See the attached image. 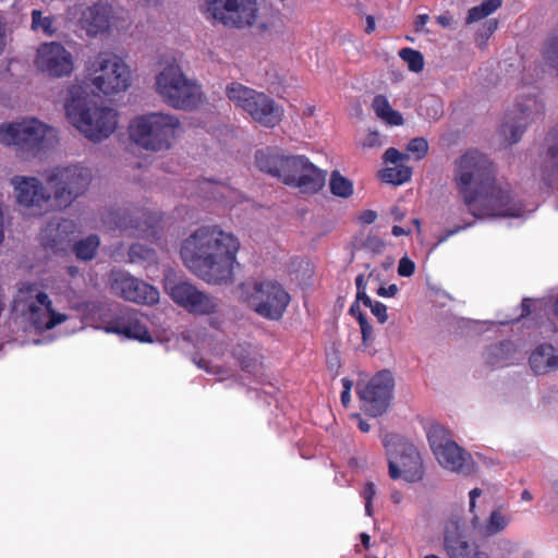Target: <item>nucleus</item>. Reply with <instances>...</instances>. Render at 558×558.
I'll list each match as a JSON object with an SVG mask.
<instances>
[{"mask_svg":"<svg viewBox=\"0 0 558 558\" xmlns=\"http://www.w3.org/2000/svg\"><path fill=\"white\" fill-rule=\"evenodd\" d=\"M509 521L510 520L505 514H502L500 510H493L486 524L484 525L483 533L487 536L498 534L508 526Z\"/></svg>","mask_w":558,"mask_h":558,"instance_id":"obj_36","label":"nucleus"},{"mask_svg":"<svg viewBox=\"0 0 558 558\" xmlns=\"http://www.w3.org/2000/svg\"><path fill=\"white\" fill-rule=\"evenodd\" d=\"M110 288L114 295L129 302L149 306L159 302L160 294L156 287L126 271L112 272Z\"/></svg>","mask_w":558,"mask_h":558,"instance_id":"obj_17","label":"nucleus"},{"mask_svg":"<svg viewBox=\"0 0 558 558\" xmlns=\"http://www.w3.org/2000/svg\"><path fill=\"white\" fill-rule=\"evenodd\" d=\"M99 238L94 234L76 242L74 245V252L76 257L82 260L93 259L99 246Z\"/></svg>","mask_w":558,"mask_h":558,"instance_id":"obj_35","label":"nucleus"},{"mask_svg":"<svg viewBox=\"0 0 558 558\" xmlns=\"http://www.w3.org/2000/svg\"><path fill=\"white\" fill-rule=\"evenodd\" d=\"M391 233L395 235V236H401V235H407L410 233V230H405L404 228L400 227V226H393L392 229H391Z\"/></svg>","mask_w":558,"mask_h":558,"instance_id":"obj_59","label":"nucleus"},{"mask_svg":"<svg viewBox=\"0 0 558 558\" xmlns=\"http://www.w3.org/2000/svg\"><path fill=\"white\" fill-rule=\"evenodd\" d=\"M399 57L407 62L410 71L418 73L424 68L423 54L412 48H402L399 51Z\"/></svg>","mask_w":558,"mask_h":558,"instance_id":"obj_39","label":"nucleus"},{"mask_svg":"<svg viewBox=\"0 0 558 558\" xmlns=\"http://www.w3.org/2000/svg\"><path fill=\"white\" fill-rule=\"evenodd\" d=\"M383 445L388 456V473L390 478L403 477L409 483L423 480L424 466L420 452L397 434H386Z\"/></svg>","mask_w":558,"mask_h":558,"instance_id":"obj_8","label":"nucleus"},{"mask_svg":"<svg viewBox=\"0 0 558 558\" xmlns=\"http://www.w3.org/2000/svg\"><path fill=\"white\" fill-rule=\"evenodd\" d=\"M226 94L230 101L265 128H274L282 120V107L263 92L233 82L227 85Z\"/></svg>","mask_w":558,"mask_h":558,"instance_id":"obj_6","label":"nucleus"},{"mask_svg":"<svg viewBox=\"0 0 558 558\" xmlns=\"http://www.w3.org/2000/svg\"><path fill=\"white\" fill-rule=\"evenodd\" d=\"M329 187L332 195L341 198H349L354 191L352 181L343 177L338 170L331 172Z\"/></svg>","mask_w":558,"mask_h":558,"instance_id":"obj_33","label":"nucleus"},{"mask_svg":"<svg viewBox=\"0 0 558 558\" xmlns=\"http://www.w3.org/2000/svg\"><path fill=\"white\" fill-rule=\"evenodd\" d=\"M482 495V490L480 488H474L470 492V511L474 512L475 509V499Z\"/></svg>","mask_w":558,"mask_h":558,"instance_id":"obj_56","label":"nucleus"},{"mask_svg":"<svg viewBox=\"0 0 558 558\" xmlns=\"http://www.w3.org/2000/svg\"><path fill=\"white\" fill-rule=\"evenodd\" d=\"M240 289L248 306L270 320L280 319L290 303L289 293L278 282H244L240 284Z\"/></svg>","mask_w":558,"mask_h":558,"instance_id":"obj_10","label":"nucleus"},{"mask_svg":"<svg viewBox=\"0 0 558 558\" xmlns=\"http://www.w3.org/2000/svg\"><path fill=\"white\" fill-rule=\"evenodd\" d=\"M383 145V137L377 131H369L363 142L364 147L375 148Z\"/></svg>","mask_w":558,"mask_h":558,"instance_id":"obj_47","label":"nucleus"},{"mask_svg":"<svg viewBox=\"0 0 558 558\" xmlns=\"http://www.w3.org/2000/svg\"><path fill=\"white\" fill-rule=\"evenodd\" d=\"M409 159V156L399 151L397 148L395 147H390L388 148L384 156H383V160L385 163H393V165H401L400 162L403 161V160H408Z\"/></svg>","mask_w":558,"mask_h":558,"instance_id":"obj_43","label":"nucleus"},{"mask_svg":"<svg viewBox=\"0 0 558 558\" xmlns=\"http://www.w3.org/2000/svg\"><path fill=\"white\" fill-rule=\"evenodd\" d=\"M428 20V14H418L414 23L415 32H423L424 26L427 24Z\"/></svg>","mask_w":558,"mask_h":558,"instance_id":"obj_54","label":"nucleus"},{"mask_svg":"<svg viewBox=\"0 0 558 558\" xmlns=\"http://www.w3.org/2000/svg\"><path fill=\"white\" fill-rule=\"evenodd\" d=\"M16 202L27 208L41 207L51 198L50 192L34 177L14 175L11 179Z\"/></svg>","mask_w":558,"mask_h":558,"instance_id":"obj_22","label":"nucleus"},{"mask_svg":"<svg viewBox=\"0 0 558 558\" xmlns=\"http://www.w3.org/2000/svg\"><path fill=\"white\" fill-rule=\"evenodd\" d=\"M453 182L475 219L521 217L524 213L510 185L497 182L494 162L478 149H468L454 160Z\"/></svg>","mask_w":558,"mask_h":558,"instance_id":"obj_1","label":"nucleus"},{"mask_svg":"<svg viewBox=\"0 0 558 558\" xmlns=\"http://www.w3.org/2000/svg\"><path fill=\"white\" fill-rule=\"evenodd\" d=\"M375 26H376V24H375V19H374V16H373V15H367V16H366V27H365V32H366L367 34L373 33V32L375 31Z\"/></svg>","mask_w":558,"mask_h":558,"instance_id":"obj_58","label":"nucleus"},{"mask_svg":"<svg viewBox=\"0 0 558 558\" xmlns=\"http://www.w3.org/2000/svg\"><path fill=\"white\" fill-rule=\"evenodd\" d=\"M356 320L360 325L361 333H362V340L364 344H367L373 340V327L368 323L365 314L362 312H359V315L356 316Z\"/></svg>","mask_w":558,"mask_h":558,"instance_id":"obj_41","label":"nucleus"},{"mask_svg":"<svg viewBox=\"0 0 558 558\" xmlns=\"http://www.w3.org/2000/svg\"><path fill=\"white\" fill-rule=\"evenodd\" d=\"M372 108L376 116L389 125L399 126L404 122L402 114L391 108L387 97L384 95L374 97Z\"/></svg>","mask_w":558,"mask_h":558,"instance_id":"obj_30","label":"nucleus"},{"mask_svg":"<svg viewBox=\"0 0 558 558\" xmlns=\"http://www.w3.org/2000/svg\"><path fill=\"white\" fill-rule=\"evenodd\" d=\"M399 289L397 284L392 283L388 287H380L377 290V294L383 298H392L398 293Z\"/></svg>","mask_w":558,"mask_h":558,"instance_id":"obj_50","label":"nucleus"},{"mask_svg":"<svg viewBox=\"0 0 558 558\" xmlns=\"http://www.w3.org/2000/svg\"><path fill=\"white\" fill-rule=\"evenodd\" d=\"M356 417L359 418V423H357L359 429L362 433H367L371 428L369 424L366 421H364L363 418H361L360 415H356Z\"/></svg>","mask_w":558,"mask_h":558,"instance_id":"obj_60","label":"nucleus"},{"mask_svg":"<svg viewBox=\"0 0 558 558\" xmlns=\"http://www.w3.org/2000/svg\"><path fill=\"white\" fill-rule=\"evenodd\" d=\"M391 214L393 215V218L396 221H401L404 217V214L401 213V210L398 206H395L391 208Z\"/></svg>","mask_w":558,"mask_h":558,"instance_id":"obj_62","label":"nucleus"},{"mask_svg":"<svg viewBox=\"0 0 558 558\" xmlns=\"http://www.w3.org/2000/svg\"><path fill=\"white\" fill-rule=\"evenodd\" d=\"M53 130L37 119L0 126V143L15 145L22 150L36 155L46 148L45 141Z\"/></svg>","mask_w":558,"mask_h":558,"instance_id":"obj_14","label":"nucleus"},{"mask_svg":"<svg viewBox=\"0 0 558 558\" xmlns=\"http://www.w3.org/2000/svg\"><path fill=\"white\" fill-rule=\"evenodd\" d=\"M101 221L110 230H120L125 232L131 229H140L138 221L133 219L130 213L123 208L107 209L101 215Z\"/></svg>","mask_w":558,"mask_h":558,"instance_id":"obj_28","label":"nucleus"},{"mask_svg":"<svg viewBox=\"0 0 558 558\" xmlns=\"http://www.w3.org/2000/svg\"><path fill=\"white\" fill-rule=\"evenodd\" d=\"M180 129L177 117L161 112L136 117L129 128L133 142L151 151L169 149Z\"/></svg>","mask_w":558,"mask_h":558,"instance_id":"obj_4","label":"nucleus"},{"mask_svg":"<svg viewBox=\"0 0 558 558\" xmlns=\"http://www.w3.org/2000/svg\"><path fill=\"white\" fill-rule=\"evenodd\" d=\"M255 162L262 172L304 194L318 193L326 182L327 172L304 155H284L279 148L266 147L255 153Z\"/></svg>","mask_w":558,"mask_h":558,"instance_id":"obj_3","label":"nucleus"},{"mask_svg":"<svg viewBox=\"0 0 558 558\" xmlns=\"http://www.w3.org/2000/svg\"><path fill=\"white\" fill-rule=\"evenodd\" d=\"M32 28L34 31L41 29L47 36H53L57 32L53 26V17L50 15L44 16L40 10L32 11Z\"/></svg>","mask_w":558,"mask_h":558,"instance_id":"obj_38","label":"nucleus"},{"mask_svg":"<svg viewBox=\"0 0 558 558\" xmlns=\"http://www.w3.org/2000/svg\"><path fill=\"white\" fill-rule=\"evenodd\" d=\"M546 144L539 166L541 178L547 187L558 190V124L547 134Z\"/></svg>","mask_w":558,"mask_h":558,"instance_id":"obj_23","label":"nucleus"},{"mask_svg":"<svg viewBox=\"0 0 558 558\" xmlns=\"http://www.w3.org/2000/svg\"><path fill=\"white\" fill-rule=\"evenodd\" d=\"M156 89L174 109L192 110L201 100V88L186 78L178 64H169L156 76Z\"/></svg>","mask_w":558,"mask_h":558,"instance_id":"obj_7","label":"nucleus"},{"mask_svg":"<svg viewBox=\"0 0 558 558\" xmlns=\"http://www.w3.org/2000/svg\"><path fill=\"white\" fill-rule=\"evenodd\" d=\"M92 178L88 168L71 165L53 168L46 177V181L52 186L56 205L59 208H66L76 198L85 194Z\"/></svg>","mask_w":558,"mask_h":558,"instance_id":"obj_11","label":"nucleus"},{"mask_svg":"<svg viewBox=\"0 0 558 558\" xmlns=\"http://www.w3.org/2000/svg\"><path fill=\"white\" fill-rule=\"evenodd\" d=\"M35 62L40 71L53 77L68 76L73 71L72 54L54 41L40 45Z\"/></svg>","mask_w":558,"mask_h":558,"instance_id":"obj_20","label":"nucleus"},{"mask_svg":"<svg viewBox=\"0 0 558 558\" xmlns=\"http://www.w3.org/2000/svg\"><path fill=\"white\" fill-rule=\"evenodd\" d=\"M240 241L218 226H203L186 238L181 246L184 265L209 284L232 281L238 265Z\"/></svg>","mask_w":558,"mask_h":558,"instance_id":"obj_2","label":"nucleus"},{"mask_svg":"<svg viewBox=\"0 0 558 558\" xmlns=\"http://www.w3.org/2000/svg\"><path fill=\"white\" fill-rule=\"evenodd\" d=\"M437 23L442 27H449L452 24V16L447 12L436 17Z\"/></svg>","mask_w":558,"mask_h":558,"instance_id":"obj_55","label":"nucleus"},{"mask_svg":"<svg viewBox=\"0 0 558 558\" xmlns=\"http://www.w3.org/2000/svg\"><path fill=\"white\" fill-rule=\"evenodd\" d=\"M530 365L537 375L558 368V354H556L555 348L548 343L536 347L530 356Z\"/></svg>","mask_w":558,"mask_h":558,"instance_id":"obj_27","label":"nucleus"},{"mask_svg":"<svg viewBox=\"0 0 558 558\" xmlns=\"http://www.w3.org/2000/svg\"><path fill=\"white\" fill-rule=\"evenodd\" d=\"M473 226V221L464 222L462 226H457L452 229H447L441 235H439L437 244H441L446 242L450 236L457 234L458 232Z\"/></svg>","mask_w":558,"mask_h":558,"instance_id":"obj_48","label":"nucleus"},{"mask_svg":"<svg viewBox=\"0 0 558 558\" xmlns=\"http://www.w3.org/2000/svg\"><path fill=\"white\" fill-rule=\"evenodd\" d=\"M355 286H356L357 301H361L364 305H369L371 298L366 293V281H365V276L363 274H360L356 276Z\"/></svg>","mask_w":558,"mask_h":558,"instance_id":"obj_42","label":"nucleus"},{"mask_svg":"<svg viewBox=\"0 0 558 558\" xmlns=\"http://www.w3.org/2000/svg\"><path fill=\"white\" fill-rule=\"evenodd\" d=\"M5 22L2 17H0V52L3 50L5 46Z\"/></svg>","mask_w":558,"mask_h":558,"instance_id":"obj_57","label":"nucleus"},{"mask_svg":"<svg viewBox=\"0 0 558 558\" xmlns=\"http://www.w3.org/2000/svg\"><path fill=\"white\" fill-rule=\"evenodd\" d=\"M544 114V105L535 94L529 93L520 96L513 108L506 113V121L500 126V132L508 138L509 144L518 143L527 124Z\"/></svg>","mask_w":558,"mask_h":558,"instance_id":"obj_15","label":"nucleus"},{"mask_svg":"<svg viewBox=\"0 0 558 558\" xmlns=\"http://www.w3.org/2000/svg\"><path fill=\"white\" fill-rule=\"evenodd\" d=\"M376 494V488L374 483L368 482L365 484L362 496L365 499V501H373V498Z\"/></svg>","mask_w":558,"mask_h":558,"instance_id":"obj_53","label":"nucleus"},{"mask_svg":"<svg viewBox=\"0 0 558 558\" xmlns=\"http://www.w3.org/2000/svg\"><path fill=\"white\" fill-rule=\"evenodd\" d=\"M502 4V0H484L480 5L469 10L465 19L466 24L478 22L494 13Z\"/></svg>","mask_w":558,"mask_h":558,"instance_id":"obj_34","label":"nucleus"},{"mask_svg":"<svg viewBox=\"0 0 558 558\" xmlns=\"http://www.w3.org/2000/svg\"><path fill=\"white\" fill-rule=\"evenodd\" d=\"M129 258L131 263H154L156 262V252L143 244L135 243L129 248Z\"/></svg>","mask_w":558,"mask_h":558,"instance_id":"obj_37","label":"nucleus"},{"mask_svg":"<svg viewBox=\"0 0 558 558\" xmlns=\"http://www.w3.org/2000/svg\"><path fill=\"white\" fill-rule=\"evenodd\" d=\"M376 219H377V213L374 210H371V209L364 210L360 215V221L365 225H371V223L375 222Z\"/></svg>","mask_w":558,"mask_h":558,"instance_id":"obj_52","label":"nucleus"},{"mask_svg":"<svg viewBox=\"0 0 558 558\" xmlns=\"http://www.w3.org/2000/svg\"><path fill=\"white\" fill-rule=\"evenodd\" d=\"M531 303H532V299H530V298H524L522 300L521 305H520L521 313L517 320H519L521 318H525L532 313Z\"/></svg>","mask_w":558,"mask_h":558,"instance_id":"obj_51","label":"nucleus"},{"mask_svg":"<svg viewBox=\"0 0 558 558\" xmlns=\"http://www.w3.org/2000/svg\"><path fill=\"white\" fill-rule=\"evenodd\" d=\"M171 300L195 315H210L217 312L218 304L209 294L199 291L186 281L169 283L166 288Z\"/></svg>","mask_w":558,"mask_h":558,"instance_id":"obj_18","label":"nucleus"},{"mask_svg":"<svg viewBox=\"0 0 558 558\" xmlns=\"http://www.w3.org/2000/svg\"><path fill=\"white\" fill-rule=\"evenodd\" d=\"M426 436L433 453L445 445L454 441L451 432L436 422L427 424Z\"/></svg>","mask_w":558,"mask_h":558,"instance_id":"obj_31","label":"nucleus"},{"mask_svg":"<svg viewBox=\"0 0 558 558\" xmlns=\"http://www.w3.org/2000/svg\"><path fill=\"white\" fill-rule=\"evenodd\" d=\"M106 330L141 342H151V336L141 314L133 308H125L112 318Z\"/></svg>","mask_w":558,"mask_h":558,"instance_id":"obj_21","label":"nucleus"},{"mask_svg":"<svg viewBox=\"0 0 558 558\" xmlns=\"http://www.w3.org/2000/svg\"><path fill=\"white\" fill-rule=\"evenodd\" d=\"M360 302L361 301L356 300L354 303L351 304L350 310H349V313L354 315L355 317L359 315V312H361Z\"/></svg>","mask_w":558,"mask_h":558,"instance_id":"obj_63","label":"nucleus"},{"mask_svg":"<svg viewBox=\"0 0 558 558\" xmlns=\"http://www.w3.org/2000/svg\"><path fill=\"white\" fill-rule=\"evenodd\" d=\"M383 182L401 185L410 181L412 177V169L404 165H397L396 167H388L379 172Z\"/></svg>","mask_w":558,"mask_h":558,"instance_id":"obj_32","label":"nucleus"},{"mask_svg":"<svg viewBox=\"0 0 558 558\" xmlns=\"http://www.w3.org/2000/svg\"><path fill=\"white\" fill-rule=\"evenodd\" d=\"M407 149L414 155L416 160H421L428 153V143L424 137H415L409 142Z\"/></svg>","mask_w":558,"mask_h":558,"instance_id":"obj_40","label":"nucleus"},{"mask_svg":"<svg viewBox=\"0 0 558 558\" xmlns=\"http://www.w3.org/2000/svg\"><path fill=\"white\" fill-rule=\"evenodd\" d=\"M365 306L371 308L372 314L374 316H376L377 320L380 324H385L387 322V319H388L387 306L384 303L378 302V301H373L371 299V304L365 305Z\"/></svg>","mask_w":558,"mask_h":558,"instance_id":"obj_44","label":"nucleus"},{"mask_svg":"<svg viewBox=\"0 0 558 558\" xmlns=\"http://www.w3.org/2000/svg\"><path fill=\"white\" fill-rule=\"evenodd\" d=\"M207 11L225 26L243 28L255 23L256 0H207Z\"/></svg>","mask_w":558,"mask_h":558,"instance_id":"obj_16","label":"nucleus"},{"mask_svg":"<svg viewBox=\"0 0 558 558\" xmlns=\"http://www.w3.org/2000/svg\"><path fill=\"white\" fill-rule=\"evenodd\" d=\"M415 271V264L408 256H403L399 260L398 275L401 277H411Z\"/></svg>","mask_w":558,"mask_h":558,"instance_id":"obj_45","label":"nucleus"},{"mask_svg":"<svg viewBox=\"0 0 558 558\" xmlns=\"http://www.w3.org/2000/svg\"><path fill=\"white\" fill-rule=\"evenodd\" d=\"M438 463L446 470L457 473L469 474L471 472V454L468 453L456 441L445 445L434 452Z\"/></svg>","mask_w":558,"mask_h":558,"instance_id":"obj_24","label":"nucleus"},{"mask_svg":"<svg viewBox=\"0 0 558 558\" xmlns=\"http://www.w3.org/2000/svg\"><path fill=\"white\" fill-rule=\"evenodd\" d=\"M473 226V221L464 222L462 226H457L452 229H447L441 235H439L437 244H441L446 242L450 236L457 234L458 232Z\"/></svg>","mask_w":558,"mask_h":558,"instance_id":"obj_49","label":"nucleus"},{"mask_svg":"<svg viewBox=\"0 0 558 558\" xmlns=\"http://www.w3.org/2000/svg\"><path fill=\"white\" fill-rule=\"evenodd\" d=\"M89 70L93 72V85L105 95L124 92L131 85V72L128 65L111 52H100Z\"/></svg>","mask_w":558,"mask_h":558,"instance_id":"obj_12","label":"nucleus"},{"mask_svg":"<svg viewBox=\"0 0 558 558\" xmlns=\"http://www.w3.org/2000/svg\"><path fill=\"white\" fill-rule=\"evenodd\" d=\"M341 403L347 407L350 402V386L347 387V389H344L342 392H341Z\"/></svg>","mask_w":558,"mask_h":558,"instance_id":"obj_61","label":"nucleus"},{"mask_svg":"<svg viewBox=\"0 0 558 558\" xmlns=\"http://www.w3.org/2000/svg\"><path fill=\"white\" fill-rule=\"evenodd\" d=\"M232 356L245 373L256 374L263 368L264 355L250 342L238 343L232 349Z\"/></svg>","mask_w":558,"mask_h":558,"instance_id":"obj_26","label":"nucleus"},{"mask_svg":"<svg viewBox=\"0 0 558 558\" xmlns=\"http://www.w3.org/2000/svg\"><path fill=\"white\" fill-rule=\"evenodd\" d=\"M15 307L23 305L22 313L36 329H52L66 320V315L57 313L49 295L38 291L37 284L22 282L14 300Z\"/></svg>","mask_w":558,"mask_h":558,"instance_id":"obj_9","label":"nucleus"},{"mask_svg":"<svg viewBox=\"0 0 558 558\" xmlns=\"http://www.w3.org/2000/svg\"><path fill=\"white\" fill-rule=\"evenodd\" d=\"M393 387L395 379L388 369L378 372L365 383L359 381L356 393L363 411L373 417L383 415L389 408Z\"/></svg>","mask_w":558,"mask_h":558,"instance_id":"obj_13","label":"nucleus"},{"mask_svg":"<svg viewBox=\"0 0 558 558\" xmlns=\"http://www.w3.org/2000/svg\"><path fill=\"white\" fill-rule=\"evenodd\" d=\"M514 351V344L510 340H504L490 344L484 352L486 364L493 367H505L509 365V360Z\"/></svg>","mask_w":558,"mask_h":558,"instance_id":"obj_29","label":"nucleus"},{"mask_svg":"<svg viewBox=\"0 0 558 558\" xmlns=\"http://www.w3.org/2000/svg\"><path fill=\"white\" fill-rule=\"evenodd\" d=\"M111 16L112 7L99 1L83 12L81 25L89 36H96L109 28Z\"/></svg>","mask_w":558,"mask_h":558,"instance_id":"obj_25","label":"nucleus"},{"mask_svg":"<svg viewBox=\"0 0 558 558\" xmlns=\"http://www.w3.org/2000/svg\"><path fill=\"white\" fill-rule=\"evenodd\" d=\"M69 121L93 142L107 138L117 128L113 109L72 99L65 105Z\"/></svg>","mask_w":558,"mask_h":558,"instance_id":"obj_5","label":"nucleus"},{"mask_svg":"<svg viewBox=\"0 0 558 558\" xmlns=\"http://www.w3.org/2000/svg\"><path fill=\"white\" fill-rule=\"evenodd\" d=\"M360 539H361L363 546L366 549H368L369 548V543H371V536L367 533H361L360 534Z\"/></svg>","mask_w":558,"mask_h":558,"instance_id":"obj_64","label":"nucleus"},{"mask_svg":"<svg viewBox=\"0 0 558 558\" xmlns=\"http://www.w3.org/2000/svg\"><path fill=\"white\" fill-rule=\"evenodd\" d=\"M444 550L448 558H482L484 555L476 543L466 538L464 521L452 514L444 526Z\"/></svg>","mask_w":558,"mask_h":558,"instance_id":"obj_19","label":"nucleus"},{"mask_svg":"<svg viewBox=\"0 0 558 558\" xmlns=\"http://www.w3.org/2000/svg\"><path fill=\"white\" fill-rule=\"evenodd\" d=\"M498 21L495 19L487 20L477 32V36L482 40H487L497 29Z\"/></svg>","mask_w":558,"mask_h":558,"instance_id":"obj_46","label":"nucleus"}]
</instances>
